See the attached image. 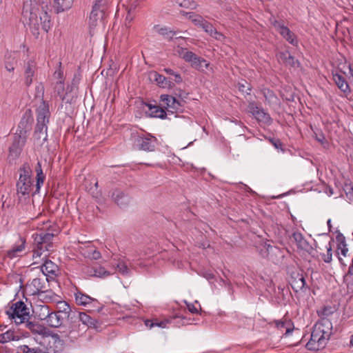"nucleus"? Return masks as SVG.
Segmentation results:
<instances>
[{"label": "nucleus", "mask_w": 353, "mask_h": 353, "mask_svg": "<svg viewBox=\"0 0 353 353\" xmlns=\"http://www.w3.org/2000/svg\"><path fill=\"white\" fill-rule=\"evenodd\" d=\"M332 79L341 92L345 94L350 92V86L343 75L337 73L333 74Z\"/></svg>", "instance_id": "5701e85b"}, {"label": "nucleus", "mask_w": 353, "mask_h": 353, "mask_svg": "<svg viewBox=\"0 0 353 353\" xmlns=\"http://www.w3.org/2000/svg\"><path fill=\"white\" fill-rule=\"evenodd\" d=\"M14 335L12 332L8 331L5 333L0 334V343H5L11 340H13Z\"/></svg>", "instance_id": "49530a36"}, {"label": "nucleus", "mask_w": 353, "mask_h": 353, "mask_svg": "<svg viewBox=\"0 0 353 353\" xmlns=\"http://www.w3.org/2000/svg\"><path fill=\"white\" fill-rule=\"evenodd\" d=\"M23 353H41V350L35 348H30L28 346H25Z\"/></svg>", "instance_id": "052dcab7"}, {"label": "nucleus", "mask_w": 353, "mask_h": 353, "mask_svg": "<svg viewBox=\"0 0 353 353\" xmlns=\"http://www.w3.org/2000/svg\"><path fill=\"white\" fill-rule=\"evenodd\" d=\"M315 138L321 144H323L325 141V138L323 134H315Z\"/></svg>", "instance_id": "e2e57ef3"}, {"label": "nucleus", "mask_w": 353, "mask_h": 353, "mask_svg": "<svg viewBox=\"0 0 353 353\" xmlns=\"http://www.w3.org/2000/svg\"><path fill=\"white\" fill-rule=\"evenodd\" d=\"M111 197L121 208L126 207L130 202V197L119 189H115L112 191Z\"/></svg>", "instance_id": "dca6fc26"}, {"label": "nucleus", "mask_w": 353, "mask_h": 353, "mask_svg": "<svg viewBox=\"0 0 353 353\" xmlns=\"http://www.w3.org/2000/svg\"><path fill=\"white\" fill-rule=\"evenodd\" d=\"M239 90L242 92L249 94L248 91H250V88L248 83L245 81L244 83H239Z\"/></svg>", "instance_id": "864d4df0"}, {"label": "nucleus", "mask_w": 353, "mask_h": 353, "mask_svg": "<svg viewBox=\"0 0 353 353\" xmlns=\"http://www.w3.org/2000/svg\"><path fill=\"white\" fill-rule=\"evenodd\" d=\"M185 318L182 316L175 315L161 321H158L157 320L153 321L152 320L147 319L145 321V325L150 328L155 326L165 328L167 327L168 324H171L174 327H180L181 326L188 324L185 322Z\"/></svg>", "instance_id": "0eeeda50"}, {"label": "nucleus", "mask_w": 353, "mask_h": 353, "mask_svg": "<svg viewBox=\"0 0 353 353\" xmlns=\"http://www.w3.org/2000/svg\"><path fill=\"white\" fill-rule=\"evenodd\" d=\"M262 93L269 104L277 103L279 101L278 98L272 90L268 88H264L262 90Z\"/></svg>", "instance_id": "c9c22d12"}, {"label": "nucleus", "mask_w": 353, "mask_h": 353, "mask_svg": "<svg viewBox=\"0 0 353 353\" xmlns=\"http://www.w3.org/2000/svg\"><path fill=\"white\" fill-rule=\"evenodd\" d=\"M249 108L252 114L259 121L265 123L270 122L271 118L270 114L266 113L263 108L258 107L254 103H250Z\"/></svg>", "instance_id": "f3484780"}, {"label": "nucleus", "mask_w": 353, "mask_h": 353, "mask_svg": "<svg viewBox=\"0 0 353 353\" xmlns=\"http://www.w3.org/2000/svg\"><path fill=\"white\" fill-rule=\"evenodd\" d=\"M346 276H353V259H352V263L348 268Z\"/></svg>", "instance_id": "69168bd1"}, {"label": "nucleus", "mask_w": 353, "mask_h": 353, "mask_svg": "<svg viewBox=\"0 0 353 353\" xmlns=\"http://www.w3.org/2000/svg\"><path fill=\"white\" fill-rule=\"evenodd\" d=\"M21 324H23L26 328H28L33 333L42 334L43 333V327L38 323L30 321V319L24 320Z\"/></svg>", "instance_id": "c756f323"}, {"label": "nucleus", "mask_w": 353, "mask_h": 353, "mask_svg": "<svg viewBox=\"0 0 353 353\" xmlns=\"http://www.w3.org/2000/svg\"><path fill=\"white\" fill-rule=\"evenodd\" d=\"M279 59L286 65L292 67H297L299 62L294 59V57L290 55L288 52H281L279 54Z\"/></svg>", "instance_id": "2f4dec72"}, {"label": "nucleus", "mask_w": 353, "mask_h": 353, "mask_svg": "<svg viewBox=\"0 0 353 353\" xmlns=\"http://www.w3.org/2000/svg\"><path fill=\"white\" fill-rule=\"evenodd\" d=\"M315 325L321 330L323 334L327 337V339L329 340L332 330V322L328 319L323 318L317 322Z\"/></svg>", "instance_id": "412c9836"}, {"label": "nucleus", "mask_w": 353, "mask_h": 353, "mask_svg": "<svg viewBox=\"0 0 353 353\" xmlns=\"http://www.w3.org/2000/svg\"><path fill=\"white\" fill-rule=\"evenodd\" d=\"M59 309L60 310L59 312H61L62 315H66L70 311V305L65 301L59 303Z\"/></svg>", "instance_id": "8fccbe9b"}, {"label": "nucleus", "mask_w": 353, "mask_h": 353, "mask_svg": "<svg viewBox=\"0 0 353 353\" xmlns=\"http://www.w3.org/2000/svg\"><path fill=\"white\" fill-rule=\"evenodd\" d=\"M48 10V1H42L39 5L36 0H24L21 20L36 37L39 34L40 28L47 32L51 27Z\"/></svg>", "instance_id": "f257e3e1"}, {"label": "nucleus", "mask_w": 353, "mask_h": 353, "mask_svg": "<svg viewBox=\"0 0 353 353\" xmlns=\"http://www.w3.org/2000/svg\"><path fill=\"white\" fill-rule=\"evenodd\" d=\"M157 142V139L150 134L138 136L136 139V144L139 150L146 152L154 151Z\"/></svg>", "instance_id": "6e6552de"}, {"label": "nucleus", "mask_w": 353, "mask_h": 353, "mask_svg": "<svg viewBox=\"0 0 353 353\" xmlns=\"http://www.w3.org/2000/svg\"><path fill=\"white\" fill-rule=\"evenodd\" d=\"M306 283L304 276L303 274H296L295 276H293L290 281V285L292 289L299 292V290H303L305 288Z\"/></svg>", "instance_id": "393cba45"}, {"label": "nucleus", "mask_w": 353, "mask_h": 353, "mask_svg": "<svg viewBox=\"0 0 353 353\" xmlns=\"http://www.w3.org/2000/svg\"><path fill=\"white\" fill-rule=\"evenodd\" d=\"M327 254H324L323 255V260L325 263H330L332 259V246L331 243H329L327 245H326Z\"/></svg>", "instance_id": "de8ad7c7"}, {"label": "nucleus", "mask_w": 353, "mask_h": 353, "mask_svg": "<svg viewBox=\"0 0 353 353\" xmlns=\"http://www.w3.org/2000/svg\"><path fill=\"white\" fill-rule=\"evenodd\" d=\"M147 106L150 110V115L152 117L160 119H165L166 117V112L162 108L152 104H147Z\"/></svg>", "instance_id": "473e14b6"}, {"label": "nucleus", "mask_w": 353, "mask_h": 353, "mask_svg": "<svg viewBox=\"0 0 353 353\" xmlns=\"http://www.w3.org/2000/svg\"><path fill=\"white\" fill-rule=\"evenodd\" d=\"M327 337L323 334L318 327L314 325L311 334L310 340L307 343L306 347L309 350L316 351L323 349L327 342Z\"/></svg>", "instance_id": "423d86ee"}, {"label": "nucleus", "mask_w": 353, "mask_h": 353, "mask_svg": "<svg viewBox=\"0 0 353 353\" xmlns=\"http://www.w3.org/2000/svg\"><path fill=\"white\" fill-rule=\"evenodd\" d=\"M139 6V0H131L127 7H126V9H128L129 10V12H134L136 8L138 7Z\"/></svg>", "instance_id": "603ef678"}, {"label": "nucleus", "mask_w": 353, "mask_h": 353, "mask_svg": "<svg viewBox=\"0 0 353 353\" xmlns=\"http://www.w3.org/2000/svg\"><path fill=\"white\" fill-rule=\"evenodd\" d=\"M201 62H205V59L197 56L195 60L191 63V66L196 70H201Z\"/></svg>", "instance_id": "3c124183"}, {"label": "nucleus", "mask_w": 353, "mask_h": 353, "mask_svg": "<svg viewBox=\"0 0 353 353\" xmlns=\"http://www.w3.org/2000/svg\"><path fill=\"white\" fill-rule=\"evenodd\" d=\"M17 61L13 60L12 62H8L6 63V68L9 72H13L15 68Z\"/></svg>", "instance_id": "bf43d9fd"}, {"label": "nucleus", "mask_w": 353, "mask_h": 353, "mask_svg": "<svg viewBox=\"0 0 353 353\" xmlns=\"http://www.w3.org/2000/svg\"><path fill=\"white\" fill-rule=\"evenodd\" d=\"M54 93L59 97L62 101L69 102V99H67L68 92L65 94L64 83L62 80L57 81L54 88Z\"/></svg>", "instance_id": "c85d7f7f"}, {"label": "nucleus", "mask_w": 353, "mask_h": 353, "mask_svg": "<svg viewBox=\"0 0 353 353\" xmlns=\"http://www.w3.org/2000/svg\"><path fill=\"white\" fill-rule=\"evenodd\" d=\"M19 178L17 183V194L21 200L29 198L32 186V169L28 163H25L19 168Z\"/></svg>", "instance_id": "20e7f679"}, {"label": "nucleus", "mask_w": 353, "mask_h": 353, "mask_svg": "<svg viewBox=\"0 0 353 353\" xmlns=\"http://www.w3.org/2000/svg\"><path fill=\"white\" fill-rule=\"evenodd\" d=\"M59 270L58 266L54 262L49 260H46L41 266V271L47 277L53 278L56 276ZM46 281H48V278H46Z\"/></svg>", "instance_id": "aec40b11"}, {"label": "nucleus", "mask_w": 353, "mask_h": 353, "mask_svg": "<svg viewBox=\"0 0 353 353\" xmlns=\"http://www.w3.org/2000/svg\"><path fill=\"white\" fill-rule=\"evenodd\" d=\"M188 310L192 314H197L199 312L198 309L195 307L194 304L188 303L187 301H184Z\"/></svg>", "instance_id": "4d7b16f0"}, {"label": "nucleus", "mask_w": 353, "mask_h": 353, "mask_svg": "<svg viewBox=\"0 0 353 353\" xmlns=\"http://www.w3.org/2000/svg\"><path fill=\"white\" fill-rule=\"evenodd\" d=\"M348 252V248H347V245H342V246H337V254L339 255V260L342 265H345L343 262V259L340 256L342 255L344 257H346Z\"/></svg>", "instance_id": "a19ab883"}, {"label": "nucleus", "mask_w": 353, "mask_h": 353, "mask_svg": "<svg viewBox=\"0 0 353 353\" xmlns=\"http://www.w3.org/2000/svg\"><path fill=\"white\" fill-rule=\"evenodd\" d=\"M83 250L85 256L92 260H97L101 257L100 252L92 245L87 246Z\"/></svg>", "instance_id": "7c9ffc66"}, {"label": "nucleus", "mask_w": 353, "mask_h": 353, "mask_svg": "<svg viewBox=\"0 0 353 353\" xmlns=\"http://www.w3.org/2000/svg\"><path fill=\"white\" fill-rule=\"evenodd\" d=\"M161 100L168 112L174 113L182 111L184 101L176 99L174 97L168 94H162Z\"/></svg>", "instance_id": "9d476101"}, {"label": "nucleus", "mask_w": 353, "mask_h": 353, "mask_svg": "<svg viewBox=\"0 0 353 353\" xmlns=\"http://www.w3.org/2000/svg\"><path fill=\"white\" fill-rule=\"evenodd\" d=\"M173 81H174L176 83H181L183 79L179 73L175 72L173 75V78L172 79Z\"/></svg>", "instance_id": "680f3d73"}, {"label": "nucleus", "mask_w": 353, "mask_h": 353, "mask_svg": "<svg viewBox=\"0 0 353 353\" xmlns=\"http://www.w3.org/2000/svg\"><path fill=\"white\" fill-rule=\"evenodd\" d=\"M186 16L195 26L201 27L205 19L199 14L194 12H185Z\"/></svg>", "instance_id": "4c0bfd02"}, {"label": "nucleus", "mask_w": 353, "mask_h": 353, "mask_svg": "<svg viewBox=\"0 0 353 353\" xmlns=\"http://www.w3.org/2000/svg\"><path fill=\"white\" fill-rule=\"evenodd\" d=\"M154 81L161 87H165L168 83L166 78L157 72L154 74Z\"/></svg>", "instance_id": "c03bdc74"}, {"label": "nucleus", "mask_w": 353, "mask_h": 353, "mask_svg": "<svg viewBox=\"0 0 353 353\" xmlns=\"http://www.w3.org/2000/svg\"><path fill=\"white\" fill-rule=\"evenodd\" d=\"M86 273L90 276H95L99 278H104L110 275V272L105 270L103 267H93L89 268Z\"/></svg>", "instance_id": "a878e982"}, {"label": "nucleus", "mask_w": 353, "mask_h": 353, "mask_svg": "<svg viewBox=\"0 0 353 353\" xmlns=\"http://www.w3.org/2000/svg\"><path fill=\"white\" fill-rule=\"evenodd\" d=\"M117 270L123 276H128L130 274V270L123 261H120L117 265Z\"/></svg>", "instance_id": "79ce46f5"}, {"label": "nucleus", "mask_w": 353, "mask_h": 353, "mask_svg": "<svg viewBox=\"0 0 353 353\" xmlns=\"http://www.w3.org/2000/svg\"><path fill=\"white\" fill-rule=\"evenodd\" d=\"M176 53L179 57L183 59L185 61L190 64L195 60L197 57L196 54L191 51H188L186 48H179L176 50Z\"/></svg>", "instance_id": "bb28decb"}, {"label": "nucleus", "mask_w": 353, "mask_h": 353, "mask_svg": "<svg viewBox=\"0 0 353 353\" xmlns=\"http://www.w3.org/2000/svg\"><path fill=\"white\" fill-rule=\"evenodd\" d=\"M201 28H202L203 30L209 35L212 34L214 30H216V28H214L210 23L205 20L204 21V23H203L202 25L201 26Z\"/></svg>", "instance_id": "09e8293b"}, {"label": "nucleus", "mask_w": 353, "mask_h": 353, "mask_svg": "<svg viewBox=\"0 0 353 353\" xmlns=\"http://www.w3.org/2000/svg\"><path fill=\"white\" fill-rule=\"evenodd\" d=\"M175 3L180 7L188 9H195L197 3L194 0H176Z\"/></svg>", "instance_id": "ea45409f"}, {"label": "nucleus", "mask_w": 353, "mask_h": 353, "mask_svg": "<svg viewBox=\"0 0 353 353\" xmlns=\"http://www.w3.org/2000/svg\"><path fill=\"white\" fill-rule=\"evenodd\" d=\"M51 312L52 311L50 310L49 306L43 305L39 307L37 315L39 319L46 320L47 321Z\"/></svg>", "instance_id": "58836bf2"}, {"label": "nucleus", "mask_w": 353, "mask_h": 353, "mask_svg": "<svg viewBox=\"0 0 353 353\" xmlns=\"http://www.w3.org/2000/svg\"><path fill=\"white\" fill-rule=\"evenodd\" d=\"M336 239L338 243L337 246H342V245H347L346 241H345V237L343 236V234L339 233V234H337Z\"/></svg>", "instance_id": "6e6d98bb"}, {"label": "nucleus", "mask_w": 353, "mask_h": 353, "mask_svg": "<svg viewBox=\"0 0 353 353\" xmlns=\"http://www.w3.org/2000/svg\"><path fill=\"white\" fill-rule=\"evenodd\" d=\"M128 14L125 18L126 21H128L129 22L132 21L133 19L132 12H129L128 9H126Z\"/></svg>", "instance_id": "338daca9"}, {"label": "nucleus", "mask_w": 353, "mask_h": 353, "mask_svg": "<svg viewBox=\"0 0 353 353\" xmlns=\"http://www.w3.org/2000/svg\"><path fill=\"white\" fill-rule=\"evenodd\" d=\"M267 250L269 252H274L275 254H279L281 255V257L283 256V254L281 252V250H280V248H277V247H272L270 245H268V248H267Z\"/></svg>", "instance_id": "13d9d810"}, {"label": "nucleus", "mask_w": 353, "mask_h": 353, "mask_svg": "<svg viewBox=\"0 0 353 353\" xmlns=\"http://www.w3.org/2000/svg\"><path fill=\"white\" fill-rule=\"evenodd\" d=\"M6 313L10 319L14 320L16 325H20L24 320L30 319L29 308L22 301L12 303Z\"/></svg>", "instance_id": "39448f33"}, {"label": "nucleus", "mask_w": 353, "mask_h": 353, "mask_svg": "<svg viewBox=\"0 0 353 353\" xmlns=\"http://www.w3.org/2000/svg\"><path fill=\"white\" fill-rule=\"evenodd\" d=\"M54 76L56 78L59 79L60 80H61L62 76H63V72L61 70H59L58 71L54 72Z\"/></svg>", "instance_id": "774afa93"}, {"label": "nucleus", "mask_w": 353, "mask_h": 353, "mask_svg": "<svg viewBox=\"0 0 353 353\" xmlns=\"http://www.w3.org/2000/svg\"><path fill=\"white\" fill-rule=\"evenodd\" d=\"M63 319L61 312L52 311L46 322L52 327H59L62 325Z\"/></svg>", "instance_id": "4be33fe9"}, {"label": "nucleus", "mask_w": 353, "mask_h": 353, "mask_svg": "<svg viewBox=\"0 0 353 353\" xmlns=\"http://www.w3.org/2000/svg\"><path fill=\"white\" fill-rule=\"evenodd\" d=\"M79 321H81L83 324L88 327H95L97 323V320L94 318L91 317L85 312H79Z\"/></svg>", "instance_id": "f704fd0d"}, {"label": "nucleus", "mask_w": 353, "mask_h": 353, "mask_svg": "<svg viewBox=\"0 0 353 353\" xmlns=\"http://www.w3.org/2000/svg\"><path fill=\"white\" fill-rule=\"evenodd\" d=\"M46 251H47V249H46L45 244H43V242L39 244V242L34 241L33 259L40 257Z\"/></svg>", "instance_id": "e433bc0d"}, {"label": "nucleus", "mask_w": 353, "mask_h": 353, "mask_svg": "<svg viewBox=\"0 0 353 353\" xmlns=\"http://www.w3.org/2000/svg\"><path fill=\"white\" fill-rule=\"evenodd\" d=\"M30 293L32 295H41L44 293L46 290V280L44 281L40 278H35L32 280L31 283L28 285Z\"/></svg>", "instance_id": "2eb2a0df"}, {"label": "nucleus", "mask_w": 353, "mask_h": 353, "mask_svg": "<svg viewBox=\"0 0 353 353\" xmlns=\"http://www.w3.org/2000/svg\"><path fill=\"white\" fill-rule=\"evenodd\" d=\"M344 191L349 203H353V186L351 184H345Z\"/></svg>", "instance_id": "37998d69"}, {"label": "nucleus", "mask_w": 353, "mask_h": 353, "mask_svg": "<svg viewBox=\"0 0 353 353\" xmlns=\"http://www.w3.org/2000/svg\"><path fill=\"white\" fill-rule=\"evenodd\" d=\"M34 242H39V244L43 242L45 244L47 252L52 250V241L54 235L50 232H42L39 234H33Z\"/></svg>", "instance_id": "ddd939ff"}, {"label": "nucleus", "mask_w": 353, "mask_h": 353, "mask_svg": "<svg viewBox=\"0 0 353 353\" xmlns=\"http://www.w3.org/2000/svg\"><path fill=\"white\" fill-rule=\"evenodd\" d=\"M216 40L219 41H223L225 39V37L220 32H218L216 29L214 30L212 34L210 35Z\"/></svg>", "instance_id": "5fc2aeb1"}, {"label": "nucleus", "mask_w": 353, "mask_h": 353, "mask_svg": "<svg viewBox=\"0 0 353 353\" xmlns=\"http://www.w3.org/2000/svg\"><path fill=\"white\" fill-rule=\"evenodd\" d=\"M26 239L25 237L19 236V239L15 242L11 249L7 251V256L10 259H13L21 255V253L26 248Z\"/></svg>", "instance_id": "f8f14e48"}, {"label": "nucleus", "mask_w": 353, "mask_h": 353, "mask_svg": "<svg viewBox=\"0 0 353 353\" xmlns=\"http://www.w3.org/2000/svg\"><path fill=\"white\" fill-rule=\"evenodd\" d=\"M31 129L28 119H22L19 123L18 128L14 134L13 141L9 148L8 158L12 160L17 159L25 145L27 139V133Z\"/></svg>", "instance_id": "7ed1b4c3"}, {"label": "nucleus", "mask_w": 353, "mask_h": 353, "mask_svg": "<svg viewBox=\"0 0 353 353\" xmlns=\"http://www.w3.org/2000/svg\"><path fill=\"white\" fill-rule=\"evenodd\" d=\"M107 0H96L95 3L94 4L92 9L99 10L103 13L106 8Z\"/></svg>", "instance_id": "a18cd8bd"}, {"label": "nucleus", "mask_w": 353, "mask_h": 353, "mask_svg": "<svg viewBox=\"0 0 353 353\" xmlns=\"http://www.w3.org/2000/svg\"><path fill=\"white\" fill-rule=\"evenodd\" d=\"M200 64H201V70H199V71H203L204 68L207 69L210 66L209 62H208L206 60H205V62H201Z\"/></svg>", "instance_id": "0e129e2a"}, {"label": "nucleus", "mask_w": 353, "mask_h": 353, "mask_svg": "<svg viewBox=\"0 0 353 353\" xmlns=\"http://www.w3.org/2000/svg\"><path fill=\"white\" fill-rule=\"evenodd\" d=\"M74 0H54V8L57 13L66 11L71 8Z\"/></svg>", "instance_id": "b1692460"}, {"label": "nucleus", "mask_w": 353, "mask_h": 353, "mask_svg": "<svg viewBox=\"0 0 353 353\" xmlns=\"http://www.w3.org/2000/svg\"><path fill=\"white\" fill-rule=\"evenodd\" d=\"M104 13L99 10L92 9L90 15L89 24L90 27H95L99 20L103 19Z\"/></svg>", "instance_id": "72a5a7b5"}, {"label": "nucleus", "mask_w": 353, "mask_h": 353, "mask_svg": "<svg viewBox=\"0 0 353 353\" xmlns=\"http://www.w3.org/2000/svg\"><path fill=\"white\" fill-rule=\"evenodd\" d=\"M75 301L78 305H82L84 307H88L90 309H92L96 307L98 303V301L94 298L90 297L86 294L77 290L74 293Z\"/></svg>", "instance_id": "9b49d317"}, {"label": "nucleus", "mask_w": 353, "mask_h": 353, "mask_svg": "<svg viewBox=\"0 0 353 353\" xmlns=\"http://www.w3.org/2000/svg\"><path fill=\"white\" fill-rule=\"evenodd\" d=\"M153 30L156 32L161 34L165 39H167L168 41L172 40L174 37L176 39L181 37V36L177 37L178 32L171 29L169 27H166V26L161 27L159 25H155L153 27Z\"/></svg>", "instance_id": "6ab92c4d"}, {"label": "nucleus", "mask_w": 353, "mask_h": 353, "mask_svg": "<svg viewBox=\"0 0 353 353\" xmlns=\"http://www.w3.org/2000/svg\"><path fill=\"white\" fill-rule=\"evenodd\" d=\"M36 97L40 98V104L37 109V125L34 132V138L39 141L47 139V124L49 122L50 115L48 103L43 99L44 88L40 85L37 86Z\"/></svg>", "instance_id": "f03ea898"}, {"label": "nucleus", "mask_w": 353, "mask_h": 353, "mask_svg": "<svg viewBox=\"0 0 353 353\" xmlns=\"http://www.w3.org/2000/svg\"><path fill=\"white\" fill-rule=\"evenodd\" d=\"M270 21L276 30L278 31L285 39L290 44L295 46H297L298 41L295 34L288 27L285 26L282 22L275 19H271Z\"/></svg>", "instance_id": "1a4fd4ad"}, {"label": "nucleus", "mask_w": 353, "mask_h": 353, "mask_svg": "<svg viewBox=\"0 0 353 353\" xmlns=\"http://www.w3.org/2000/svg\"><path fill=\"white\" fill-rule=\"evenodd\" d=\"M35 172L37 174V190L36 192H39V190L41 188V186L43 184L44 180L46 179V175L44 174L42 168H41V163L40 161H38L36 166H35Z\"/></svg>", "instance_id": "cd10ccee"}, {"label": "nucleus", "mask_w": 353, "mask_h": 353, "mask_svg": "<svg viewBox=\"0 0 353 353\" xmlns=\"http://www.w3.org/2000/svg\"><path fill=\"white\" fill-rule=\"evenodd\" d=\"M37 65L34 61L29 60L25 63L24 65V79L25 84L27 86L31 85L33 81V77L37 72Z\"/></svg>", "instance_id": "4468645a"}, {"label": "nucleus", "mask_w": 353, "mask_h": 353, "mask_svg": "<svg viewBox=\"0 0 353 353\" xmlns=\"http://www.w3.org/2000/svg\"><path fill=\"white\" fill-rule=\"evenodd\" d=\"M292 237L296 243L297 248L307 252H311L313 250L310 243L305 239L303 235L299 232H294Z\"/></svg>", "instance_id": "a211bd4d"}]
</instances>
